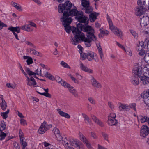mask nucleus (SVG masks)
<instances>
[{
  "instance_id": "nucleus-27",
  "label": "nucleus",
  "mask_w": 149,
  "mask_h": 149,
  "mask_svg": "<svg viewBox=\"0 0 149 149\" xmlns=\"http://www.w3.org/2000/svg\"><path fill=\"white\" fill-rule=\"evenodd\" d=\"M100 33L98 35L99 37L100 38L103 37L104 36H107L109 34V32L107 30H104L101 29H100Z\"/></svg>"
},
{
  "instance_id": "nucleus-37",
  "label": "nucleus",
  "mask_w": 149,
  "mask_h": 149,
  "mask_svg": "<svg viewBox=\"0 0 149 149\" xmlns=\"http://www.w3.org/2000/svg\"><path fill=\"white\" fill-rule=\"evenodd\" d=\"M82 115L84 118V120L86 121V123H91V120L87 115L84 113H82Z\"/></svg>"
},
{
  "instance_id": "nucleus-12",
  "label": "nucleus",
  "mask_w": 149,
  "mask_h": 149,
  "mask_svg": "<svg viewBox=\"0 0 149 149\" xmlns=\"http://www.w3.org/2000/svg\"><path fill=\"white\" fill-rule=\"evenodd\" d=\"M145 8L142 7H136L135 9V14L138 16H141L144 13Z\"/></svg>"
},
{
  "instance_id": "nucleus-7",
  "label": "nucleus",
  "mask_w": 149,
  "mask_h": 149,
  "mask_svg": "<svg viewBox=\"0 0 149 149\" xmlns=\"http://www.w3.org/2000/svg\"><path fill=\"white\" fill-rule=\"evenodd\" d=\"M81 8L84 10L85 13L90 14L91 13L93 10V8L90 5L89 1L87 3H85L84 4H82Z\"/></svg>"
},
{
  "instance_id": "nucleus-6",
  "label": "nucleus",
  "mask_w": 149,
  "mask_h": 149,
  "mask_svg": "<svg viewBox=\"0 0 149 149\" xmlns=\"http://www.w3.org/2000/svg\"><path fill=\"white\" fill-rule=\"evenodd\" d=\"M52 127L51 125H49L46 122L44 121L43 123L41 124L38 131V132L40 134H43Z\"/></svg>"
},
{
  "instance_id": "nucleus-2",
  "label": "nucleus",
  "mask_w": 149,
  "mask_h": 149,
  "mask_svg": "<svg viewBox=\"0 0 149 149\" xmlns=\"http://www.w3.org/2000/svg\"><path fill=\"white\" fill-rule=\"evenodd\" d=\"M82 31L87 33V38L85 37V35L81 31L78 32L77 33L74 32L73 33L76 34V36L75 39L73 37H71L72 44L74 45H76L81 42L84 41L86 46L89 47L91 45L92 41H95L97 40L96 37L94 34V30L91 27L86 24L84 26Z\"/></svg>"
},
{
  "instance_id": "nucleus-25",
  "label": "nucleus",
  "mask_w": 149,
  "mask_h": 149,
  "mask_svg": "<svg viewBox=\"0 0 149 149\" xmlns=\"http://www.w3.org/2000/svg\"><path fill=\"white\" fill-rule=\"evenodd\" d=\"M140 79V82H141L143 84L145 85L149 83V78L140 75L139 76Z\"/></svg>"
},
{
  "instance_id": "nucleus-32",
  "label": "nucleus",
  "mask_w": 149,
  "mask_h": 149,
  "mask_svg": "<svg viewBox=\"0 0 149 149\" xmlns=\"http://www.w3.org/2000/svg\"><path fill=\"white\" fill-rule=\"evenodd\" d=\"M114 33L117 36L121 38L122 36V32L118 28H116L113 30Z\"/></svg>"
},
{
  "instance_id": "nucleus-16",
  "label": "nucleus",
  "mask_w": 149,
  "mask_h": 149,
  "mask_svg": "<svg viewBox=\"0 0 149 149\" xmlns=\"http://www.w3.org/2000/svg\"><path fill=\"white\" fill-rule=\"evenodd\" d=\"M80 139L86 144V146L89 149H92V147L89 141L85 137L82 135H80Z\"/></svg>"
},
{
  "instance_id": "nucleus-54",
  "label": "nucleus",
  "mask_w": 149,
  "mask_h": 149,
  "mask_svg": "<svg viewBox=\"0 0 149 149\" xmlns=\"http://www.w3.org/2000/svg\"><path fill=\"white\" fill-rule=\"evenodd\" d=\"M1 132V134H0V137H1V138L0 140H2L3 139H4L6 136V134L3 132Z\"/></svg>"
},
{
  "instance_id": "nucleus-11",
  "label": "nucleus",
  "mask_w": 149,
  "mask_h": 149,
  "mask_svg": "<svg viewBox=\"0 0 149 149\" xmlns=\"http://www.w3.org/2000/svg\"><path fill=\"white\" fill-rule=\"evenodd\" d=\"M0 106L1 109L3 111L6 110L7 107V103L4 99L3 95H0Z\"/></svg>"
},
{
  "instance_id": "nucleus-63",
  "label": "nucleus",
  "mask_w": 149,
  "mask_h": 149,
  "mask_svg": "<svg viewBox=\"0 0 149 149\" xmlns=\"http://www.w3.org/2000/svg\"><path fill=\"white\" fill-rule=\"evenodd\" d=\"M91 137L93 139H96L97 138V136L95 133L94 132H91Z\"/></svg>"
},
{
  "instance_id": "nucleus-56",
  "label": "nucleus",
  "mask_w": 149,
  "mask_h": 149,
  "mask_svg": "<svg viewBox=\"0 0 149 149\" xmlns=\"http://www.w3.org/2000/svg\"><path fill=\"white\" fill-rule=\"evenodd\" d=\"M139 51L138 54L141 56H143L146 54L145 51L143 49Z\"/></svg>"
},
{
  "instance_id": "nucleus-48",
  "label": "nucleus",
  "mask_w": 149,
  "mask_h": 149,
  "mask_svg": "<svg viewBox=\"0 0 149 149\" xmlns=\"http://www.w3.org/2000/svg\"><path fill=\"white\" fill-rule=\"evenodd\" d=\"M102 135L104 138V139L107 141H108V135L106 133L102 132Z\"/></svg>"
},
{
  "instance_id": "nucleus-34",
  "label": "nucleus",
  "mask_w": 149,
  "mask_h": 149,
  "mask_svg": "<svg viewBox=\"0 0 149 149\" xmlns=\"http://www.w3.org/2000/svg\"><path fill=\"white\" fill-rule=\"evenodd\" d=\"M87 59L89 61H91L93 59L94 57V54L93 52H89L87 53Z\"/></svg>"
},
{
  "instance_id": "nucleus-59",
  "label": "nucleus",
  "mask_w": 149,
  "mask_h": 149,
  "mask_svg": "<svg viewBox=\"0 0 149 149\" xmlns=\"http://www.w3.org/2000/svg\"><path fill=\"white\" fill-rule=\"evenodd\" d=\"M23 133L21 129H19V136L20 137V139L21 138L24 139V137L23 136Z\"/></svg>"
},
{
  "instance_id": "nucleus-26",
  "label": "nucleus",
  "mask_w": 149,
  "mask_h": 149,
  "mask_svg": "<svg viewBox=\"0 0 149 149\" xmlns=\"http://www.w3.org/2000/svg\"><path fill=\"white\" fill-rule=\"evenodd\" d=\"M138 121L140 120L141 123L147 122L148 120L149 119V117L146 116H143L141 115H140L139 117H137Z\"/></svg>"
},
{
  "instance_id": "nucleus-3",
  "label": "nucleus",
  "mask_w": 149,
  "mask_h": 149,
  "mask_svg": "<svg viewBox=\"0 0 149 149\" xmlns=\"http://www.w3.org/2000/svg\"><path fill=\"white\" fill-rule=\"evenodd\" d=\"M142 68L137 65L135 67L133 71V75L131 79V82L134 85H137L139 83V76L141 74Z\"/></svg>"
},
{
  "instance_id": "nucleus-4",
  "label": "nucleus",
  "mask_w": 149,
  "mask_h": 149,
  "mask_svg": "<svg viewBox=\"0 0 149 149\" xmlns=\"http://www.w3.org/2000/svg\"><path fill=\"white\" fill-rule=\"evenodd\" d=\"M86 24H82L80 23L78 24L77 25V27H75L74 26L71 27L70 25H63L65 28V30L67 33H70L72 31V32L74 36V39H75V36L76 34L73 33L74 32H75L77 33L78 32H81L83 30V29L84 28V26H85Z\"/></svg>"
},
{
  "instance_id": "nucleus-43",
  "label": "nucleus",
  "mask_w": 149,
  "mask_h": 149,
  "mask_svg": "<svg viewBox=\"0 0 149 149\" xmlns=\"http://www.w3.org/2000/svg\"><path fill=\"white\" fill-rule=\"evenodd\" d=\"M98 53L100 55V57L102 60H103V53L102 52V48H100L97 49Z\"/></svg>"
},
{
  "instance_id": "nucleus-15",
  "label": "nucleus",
  "mask_w": 149,
  "mask_h": 149,
  "mask_svg": "<svg viewBox=\"0 0 149 149\" xmlns=\"http://www.w3.org/2000/svg\"><path fill=\"white\" fill-rule=\"evenodd\" d=\"M143 96L144 99V102L147 105L149 106V91H144Z\"/></svg>"
},
{
  "instance_id": "nucleus-40",
  "label": "nucleus",
  "mask_w": 149,
  "mask_h": 149,
  "mask_svg": "<svg viewBox=\"0 0 149 149\" xmlns=\"http://www.w3.org/2000/svg\"><path fill=\"white\" fill-rule=\"evenodd\" d=\"M61 65L65 68H66L70 69V67L67 64L63 61H61L60 63Z\"/></svg>"
},
{
  "instance_id": "nucleus-30",
  "label": "nucleus",
  "mask_w": 149,
  "mask_h": 149,
  "mask_svg": "<svg viewBox=\"0 0 149 149\" xmlns=\"http://www.w3.org/2000/svg\"><path fill=\"white\" fill-rule=\"evenodd\" d=\"M118 106L120 111H122V109H125L126 110H130L129 106L127 104L120 103L118 104Z\"/></svg>"
},
{
  "instance_id": "nucleus-24",
  "label": "nucleus",
  "mask_w": 149,
  "mask_h": 149,
  "mask_svg": "<svg viewBox=\"0 0 149 149\" xmlns=\"http://www.w3.org/2000/svg\"><path fill=\"white\" fill-rule=\"evenodd\" d=\"M57 110L58 114L61 116L64 117L67 119L70 118V116L69 114L63 112L60 109H58Z\"/></svg>"
},
{
  "instance_id": "nucleus-41",
  "label": "nucleus",
  "mask_w": 149,
  "mask_h": 149,
  "mask_svg": "<svg viewBox=\"0 0 149 149\" xmlns=\"http://www.w3.org/2000/svg\"><path fill=\"white\" fill-rule=\"evenodd\" d=\"M88 100L91 104L93 105L96 104V101L93 98L91 97H89L88 98Z\"/></svg>"
},
{
  "instance_id": "nucleus-9",
  "label": "nucleus",
  "mask_w": 149,
  "mask_h": 149,
  "mask_svg": "<svg viewBox=\"0 0 149 149\" xmlns=\"http://www.w3.org/2000/svg\"><path fill=\"white\" fill-rule=\"evenodd\" d=\"M149 133V128L147 125H144L141 128L140 135L143 138H145Z\"/></svg>"
},
{
  "instance_id": "nucleus-33",
  "label": "nucleus",
  "mask_w": 149,
  "mask_h": 149,
  "mask_svg": "<svg viewBox=\"0 0 149 149\" xmlns=\"http://www.w3.org/2000/svg\"><path fill=\"white\" fill-rule=\"evenodd\" d=\"M108 123L110 125H115L118 123V121L115 119H108Z\"/></svg>"
},
{
  "instance_id": "nucleus-10",
  "label": "nucleus",
  "mask_w": 149,
  "mask_h": 149,
  "mask_svg": "<svg viewBox=\"0 0 149 149\" xmlns=\"http://www.w3.org/2000/svg\"><path fill=\"white\" fill-rule=\"evenodd\" d=\"M29 78L28 76L26 77L27 78V84L30 86L36 87V82L34 78L32 76Z\"/></svg>"
},
{
  "instance_id": "nucleus-45",
  "label": "nucleus",
  "mask_w": 149,
  "mask_h": 149,
  "mask_svg": "<svg viewBox=\"0 0 149 149\" xmlns=\"http://www.w3.org/2000/svg\"><path fill=\"white\" fill-rule=\"evenodd\" d=\"M81 59L82 60H84L86 58H87V53H84L81 52Z\"/></svg>"
},
{
  "instance_id": "nucleus-18",
  "label": "nucleus",
  "mask_w": 149,
  "mask_h": 149,
  "mask_svg": "<svg viewBox=\"0 0 149 149\" xmlns=\"http://www.w3.org/2000/svg\"><path fill=\"white\" fill-rule=\"evenodd\" d=\"M99 13L95 12H93L89 15V20L92 22H94L97 19V17L98 16Z\"/></svg>"
},
{
  "instance_id": "nucleus-60",
  "label": "nucleus",
  "mask_w": 149,
  "mask_h": 149,
  "mask_svg": "<svg viewBox=\"0 0 149 149\" xmlns=\"http://www.w3.org/2000/svg\"><path fill=\"white\" fill-rule=\"evenodd\" d=\"M145 21L143 20H141V23L140 24L141 25V26H146L147 25V23L145 22H144Z\"/></svg>"
},
{
  "instance_id": "nucleus-19",
  "label": "nucleus",
  "mask_w": 149,
  "mask_h": 149,
  "mask_svg": "<svg viewBox=\"0 0 149 149\" xmlns=\"http://www.w3.org/2000/svg\"><path fill=\"white\" fill-rule=\"evenodd\" d=\"M27 50L28 52L32 54L40 57H42V54L40 53L32 48H28Z\"/></svg>"
},
{
  "instance_id": "nucleus-5",
  "label": "nucleus",
  "mask_w": 149,
  "mask_h": 149,
  "mask_svg": "<svg viewBox=\"0 0 149 149\" xmlns=\"http://www.w3.org/2000/svg\"><path fill=\"white\" fill-rule=\"evenodd\" d=\"M33 26L37 28L36 24L33 22H30V24H25L21 26V29L25 31H26L28 32H30L32 31L33 30V29L31 27Z\"/></svg>"
},
{
  "instance_id": "nucleus-17",
  "label": "nucleus",
  "mask_w": 149,
  "mask_h": 149,
  "mask_svg": "<svg viewBox=\"0 0 149 149\" xmlns=\"http://www.w3.org/2000/svg\"><path fill=\"white\" fill-rule=\"evenodd\" d=\"M80 69L86 72L92 74L93 73V70L92 69H90L86 66H85L84 64L81 62L79 65Z\"/></svg>"
},
{
  "instance_id": "nucleus-55",
  "label": "nucleus",
  "mask_w": 149,
  "mask_h": 149,
  "mask_svg": "<svg viewBox=\"0 0 149 149\" xmlns=\"http://www.w3.org/2000/svg\"><path fill=\"white\" fill-rule=\"evenodd\" d=\"M116 115L114 113H111L109 116L108 119H115Z\"/></svg>"
},
{
  "instance_id": "nucleus-13",
  "label": "nucleus",
  "mask_w": 149,
  "mask_h": 149,
  "mask_svg": "<svg viewBox=\"0 0 149 149\" xmlns=\"http://www.w3.org/2000/svg\"><path fill=\"white\" fill-rule=\"evenodd\" d=\"M91 81L92 85L95 87L98 88H101L102 87L101 84L96 80L93 76L91 77Z\"/></svg>"
},
{
  "instance_id": "nucleus-47",
  "label": "nucleus",
  "mask_w": 149,
  "mask_h": 149,
  "mask_svg": "<svg viewBox=\"0 0 149 149\" xmlns=\"http://www.w3.org/2000/svg\"><path fill=\"white\" fill-rule=\"evenodd\" d=\"M130 32L134 36V37L135 38H138L137 34L134 31L132 30H130Z\"/></svg>"
},
{
  "instance_id": "nucleus-28",
  "label": "nucleus",
  "mask_w": 149,
  "mask_h": 149,
  "mask_svg": "<svg viewBox=\"0 0 149 149\" xmlns=\"http://www.w3.org/2000/svg\"><path fill=\"white\" fill-rule=\"evenodd\" d=\"M9 30L11 31L13 34L14 33L16 32L17 33H19L20 32L21 29V26L20 27H13L12 26L8 28Z\"/></svg>"
},
{
  "instance_id": "nucleus-29",
  "label": "nucleus",
  "mask_w": 149,
  "mask_h": 149,
  "mask_svg": "<svg viewBox=\"0 0 149 149\" xmlns=\"http://www.w3.org/2000/svg\"><path fill=\"white\" fill-rule=\"evenodd\" d=\"M141 75L149 78V68L144 67L143 70V74L141 73Z\"/></svg>"
},
{
  "instance_id": "nucleus-36",
  "label": "nucleus",
  "mask_w": 149,
  "mask_h": 149,
  "mask_svg": "<svg viewBox=\"0 0 149 149\" xmlns=\"http://www.w3.org/2000/svg\"><path fill=\"white\" fill-rule=\"evenodd\" d=\"M56 137L57 138V140L58 141H60L61 140H62L63 141H64V143L65 144H66L65 145L67 144V145H68V143L67 142H66V141L65 140V139H66V137H65L64 139V138H62L60 134H58L57 135H56Z\"/></svg>"
},
{
  "instance_id": "nucleus-51",
  "label": "nucleus",
  "mask_w": 149,
  "mask_h": 149,
  "mask_svg": "<svg viewBox=\"0 0 149 149\" xmlns=\"http://www.w3.org/2000/svg\"><path fill=\"white\" fill-rule=\"evenodd\" d=\"M136 104L135 103L131 104H130L129 106V109H130V108L136 111Z\"/></svg>"
},
{
  "instance_id": "nucleus-38",
  "label": "nucleus",
  "mask_w": 149,
  "mask_h": 149,
  "mask_svg": "<svg viewBox=\"0 0 149 149\" xmlns=\"http://www.w3.org/2000/svg\"><path fill=\"white\" fill-rule=\"evenodd\" d=\"M145 3V1L143 0H138L137 1V4L139 6V7H142L143 8H145L144 6Z\"/></svg>"
},
{
  "instance_id": "nucleus-31",
  "label": "nucleus",
  "mask_w": 149,
  "mask_h": 149,
  "mask_svg": "<svg viewBox=\"0 0 149 149\" xmlns=\"http://www.w3.org/2000/svg\"><path fill=\"white\" fill-rule=\"evenodd\" d=\"M44 90L45 91V92L43 93L38 92L39 94L41 95H44L47 97L51 98V95L48 93L49 89L48 88H44Z\"/></svg>"
},
{
  "instance_id": "nucleus-64",
  "label": "nucleus",
  "mask_w": 149,
  "mask_h": 149,
  "mask_svg": "<svg viewBox=\"0 0 149 149\" xmlns=\"http://www.w3.org/2000/svg\"><path fill=\"white\" fill-rule=\"evenodd\" d=\"M144 59L146 61H149V53H147L145 54Z\"/></svg>"
},
{
  "instance_id": "nucleus-46",
  "label": "nucleus",
  "mask_w": 149,
  "mask_h": 149,
  "mask_svg": "<svg viewBox=\"0 0 149 149\" xmlns=\"http://www.w3.org/2000/svg\"><path fill=\"white\" fill-rule=\"evenodd\" d=\"M108 105L112 111L114 110V106L112 102L110 101L108 102Z\"/></svg>"
},
{
  "instance_id": "nucleus-14",
  "label": "nucleus",
  "mask_w": 149,
  "mask_h": 149,
  "mask_svg": "<svg viewBox=\"0 0 149 149\" xmlns=\"http://www.w3.org/2000/svg\"><path fill=\"white\" fill-rule=\"evenodd\" d=\"M70 144L76 147L77 149H80L81 143L78 140L72 139L70 140Z\"/></svg>"
},
{
  "instance_id": "nucleus-53",
  "label": "nucleus",
  "mask_w": 149,
  "mask_h": 149,
  "mask_svg": "<svg viewBox=\"0 0 149 149\" xmlns=\"http://www.w3.org/2000/svg\"><path fill=\"white\" fill-rule=\"evenodd\" d=\"M26 62L27 63V64L28 65H29L30 64H32L33 62V61L32 58L30 57H29L26 60Z\"/></svg>"
},
{
  "instance_id": "nucleus-57",
  "label": "nucleus",
  "mask_w": 149,
  "mask_h": 149,
  "mask_svg": "<svg viewBox=\"0 0 149 149\" xmlns=\"http://www.w3.org/2000/svg\"><path fill=\"white\" fill-rule=\"evenodd\" d=\"M19 66L20 68V70H21L23 73L24 75L26 77H27V76H28L27 74H26V72H24V70L22 66L20 63L19 64Z\"/></svg>"
},
{
  "instance_id": "nucleus-8",
  "label": "nucleus",
  "mask_w": 149,
  "mask_h": 149,
  "mask_svg": "<svg viewBox=\"0 0 149 149\" xmlns=\"http://www.w3.org/2000/svg\"><path fill=\"white\" fill-rule=\"evenodd\" d=\"M25 70L29 76H31L33 75L35 77H36V74L43 76L44 73V72H43V73H42L41 72V69H37L36 71V73L33 72L28 68H25Z\"/></svg>"
},
{
  "instance_id": "nucleus-1",
  "label": "nucleus",
  "mask_w": 149,
  "mask_h": 149,
  "mask_svg": "<svg viewBox=\"0 0 149 149\" xmlns=\"http://www.w3.org/2000/svg\"><path fill=\"white\" fill-rule=\"evenodd\" d=\"M58 11L60 13H63L62 18L63 25H70L72 22L70 16H75V18L81 23L87 24L88 18L84 15L83 13L78 11L75 6L69 1L66 2L64 4H60L58 6Z\"/></svg>"
},
{
  "instance_id": "nucleus-58",
  "label": "nucleus",
  "mask_w": 149,
  "mask_h": 149,
  "mask_svg": "<svg viewBox=\"0 0 149 149\" xmlns=\"http://www.w3.org/2000/svg\"><path fill=\"white\" fill-rule=\"evenodd\" d=\"M20 121V123L22 125L24 126L27 125V123L26 121L24 119H21Z\"/></svg>"
},
{
  "instance_id": "nucleus-39",
  "label": "nucleus",
  "mask_w": 149,
  "mask_h": 149,
  "mask_svg": "<svg viewBox=\"0 0 149 149\" xmlns=\"http://www.w3.org/2000/svg\"><path fill=\"white\" fill-rule=\"evenodd\" d=\"M9 110L8 109L7 111L4 112H1V115L4 119H6L8 117V114L9 113Z\"/></svg>"
},
{
  "instance_id": "nucleus-21",
  "label": "nucleus",
  "mask_w": 149,
  "mask_h": 149,
  "mask_svg": "<svg viewBox=\"0 0 149 149\" xmlns=\"http://www.w3.org/2000/svg\"><path fill=\"white\" fill-rule=\"evenodd\" d=\"M56 81L64 87H68L69 86V84L67 83L65 81H62V79L59 77H57L56 78Z\"/></svg>"
},
{
  "instance_id": "nucleus-50",
  "label": "nucleus",
  "mask_w": 149,
  "mask_h": 149,
  "mask_svg": "<svg viewBox=\"0 0 149 149\" xmlns=\"http://www.w3.org/2000/svg\"><path fill=\"white\" fill-rule=\"evenodd\" d=\"M26 44L29 46L30 47H31L35 49L36 48V46H35L33 44H32L31 42L29 41H26L25 42Z\"/></svg>"
},
{
  "instance_id": "nucleus-22",
  "label": "nucleus",
  "mask_w": 149,
  "mask_h": 149,
  "mask_svg": "<svg viewBox=\"0 0 149 149\" xmlns=\"http://www.w3.org/2000/svg\"><path fill=\"white\" fill-rule=\"evenodd\" d=\"M145 45H144V43L143 42H138L136 44V49L138 51H141L143 49Z\"/></svg>"
},
{
  "instance_id": "nucleus-35",
  "label": "nucleus",
  "mask_w": 149,
  "mask_h": 149,
  "mask_svg": "<svg viewBox=\"0 0 149 149\" xmlns=\"http://www.w3.org/2000/svg\"><path fill=\"white\" fill-rule=\"evenodd\" d=\"M108 20L109 24V28L111 31H113L116 28H117L114 26L112 21L110 18L108 19Z\"/></svg>"
},
{
  "instance_id": "nucleus-61",
  "label": "nucleus",
  "mask_w": 149,
  "mask_h": 149,
  "mask_svg": "<svg viewBox=\"0 0 149 149\" xmlns=\"http://www.w3.org/2000/svg\"><path fill=\"white\" fill-rule=\"evenodd\" d=\"M7 26L3 22L0 21V30L3 27H6Z\"/></svg>"
},
{
  "instance_id": "nucleus-20",
  "label": "nucleus",
  "mask_w": 149,
  "mask_h": 149,
  "mask_svg": "<svg viewBox=\"0 0 149 149\" xmlns=\"http://www.w3.org/2000/svg\"><path fill=\"white\" fill-rule=\"evenodd\" d=\"M91 119L96 124L101 127L104 126L103 123L99 120L95 116L93 115H91Z\"/></svg>"
},
{
  "instance_id": "nucleus-44",
  "label": "nucleus",
  "mask_w": 149,
  "mask_h": 149,
  "mask_svg": "<svg viewBox=\"0 0 149 149\" xmlns=\"http://www.w3.org/2000/svg\"><path fill=\"white\" fill-rule=\"evenodd\" d=\"M24 139L21 138L20 141L21 144L22 146V147L25 148L27 145V143L26 142L24 141Z\"/></svg>"
},
{
  "instance_id": "nucleus-52",
  "label": "nucleus",
  "mask_w": 149,
  "mask_h": 149,
  "mask_svg": "<svg viewBox=\"0 0 149 149\" xmlns=\"http://www.w3.org/2000/svg\"><path fill=\"white\" fill-rule=\"evenodd\" d=\"M53 132L55 136L60 134V131L58 129L56 128H54L53 130Z\"/></svg>"
},
{
  "instance_id": "nucleus-49",
  "label": "nucleus",
  "mask_w": 149,
  "mask_h": 149,
  "mask_svg": "<svg viewBox=\"0 0 149 149\" xmlns=\"http://www.w3.org/2000/svg\"><path fill=\"white\" fill-rule=\"evenodd\" d=\"M6 86L8 88H11L14 89L15 87V84H11L10 83H8L6 84Z\"/></svg>"
},
{
  "instance_id": "nucleus-62",
  "label": "nucleus",
  "mask_w": 149,
  "mask_h": 149,
  "mask_svg": "<svg viewBox=\"0 0 149 149\" xmlns=\"http://www.w3.org/2000/svg\"><path fill=\"white\" fill-rule=\"evenodd\" d=\"M70 78H71V79H72V80L74 81L75 83H77L78 82V81L73 76H72V75L70 74Z\"/></svg>"
},
{
  "instance_id": "nucleus-42",
  "label": "nucleus",
  "mask_w": 149,
  "mask_h": 149,
  "mask_svg": "<svg viewBox=\"0 0 149 149\" xmlns=\"http://www.w3.org/2000/svg\"><path fill=\"white\" fill-rule=\"evenodd\" d=\"M43 76H44L46 77L49 78L50 79H52L54 78L50 74L47 72L44 73Z\"/></svg>"
},
{
  "instance_id": "nucleus-23",
  "label": "nucleus",
  "mask_w": 149,
  "mask_h": 149,
  "mask_svg": "<svg viewBox=\"0 0 149 149\" xmlns=\"http://www.w3.org/2000/svg\"><path fill=\"white\" fill-rule=\"evenodd\" d=\"M69 89V91L75 97H78V95L77 93V91L72 86H71L69 84V86L68 87H65Z\"/></svg>"
}]
</instances>
